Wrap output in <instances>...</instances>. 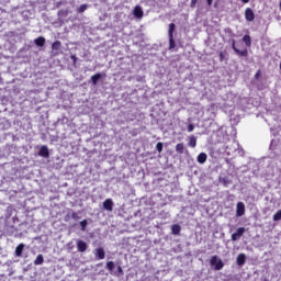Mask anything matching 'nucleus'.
Here are the masks:
<instances>
[{"label": "nucleus", "mask_w": 281, "mask_h": 281, "mask_svg": "<svg viewBox=\"0 0 281 281\" xmlns=\"http://www.w3.org/2000/svg\"><path fill=\"white\" fill-rule=\"evenodd\" d=\"M43 262H45V258L43 257V255H37V257L34 260V265L38 266V265H43Z\"/></svg>", "instance_id": "obj_22"}, {"label": "nucleus", "mask_w": 281, "mask_h": 281, "mask_svg": "<svg viewBox=\"0 0 281 281\" xmlns=\"http://www.w3.org/2000/svg\"><path fill=\"white\" fill-rule=\"evenodd\" d=\"M114 205H115V203H113V199H106L103 202V210H105L106 212H113Z\"/></svg>", "instance_id": "obj_10"}, {"label": "nucleus", "mask_w": 281, "mask_h": 281, "mask_svg": "<svg viewBox=\"0 0 281 281\" xmlns=\"http://www.w3.org/2000/svg\"><path fill=\"white\" fill-rule=\"evenodd\" d=\"M196 3H199V0H191L190 8H196Z\"/></svg>", "instance_id": "obj_29"}, {"label": "nucleus", "mask_w": 281, "mask_h": 281, "mask_svg": "<svg viewBox=\"0 0 281 281\" xmlns=\"http://www.w3.org/2000/svg\"><path fill=\"white\" fill-rule=\"evenodd\" d=\"M220 60H221V63H223V60H225V53H223V52L220 53Z\"/></svg>", "instance_id": "obj_32"}, {"label": "nucleus", "mask_w": 281, "mask_h": 281, "mask_svg": "<svg viewBox=\"0 0 281 281\" xmlns=\"http://www.w3.org/2000/svg\"><path fill=\"white\" fill-rule=\"evenodd\" d=\"M206 3L209 5V8H210V7H212V3H214V0H206Z\"/></svg>", "instance_id": "obj_35"}, {"label": "nucleus", "mask_w": 281, "mask_h": 281, "mask_svg": "<svg viewBox=\"0 0 281 281\" xmlns=\"http://www.w3.org/2000/svg\"><path fill=\"white\" fill-rule=\"evenodd\" d=\"M133 15L135 19H144V9H142L139 5H136L133 10Z\"/></svg>", "instance_id": "obj_12"}, {"label": "nucleus", "mask_w": 281, "mask_h": 281, "mask_svg": "<svg viewBox=\"0 0 281 281\" xmlns=\"http://www.w3.org/2000/svg\"><path fill=\"white\" fill-rule=\"evenodd\" d=\"M245 232H246L245 227L237 228L236 232L232 234V240L234 241L238 240V238H240L243 234H245Z\"/></svg>", "instance_id": "obj_11"}, {"label": "nucleus", "mask_w": 281, "mask_h": 281, "mask_svg": "<svg viewBox=\"0 0 281 281\" xmlns=\"http://www.w3.org/2000/svg\"><path fill=\"white\" fill-rule=\"evenodd\" d=\"M245 19L246 21H248L249 23L254 22L256 19V13H254V10L251 8H247L245 10Z\"/></svg>", "instance_id": "obj_9"}, {"label": "nucleus", "mask_w": 281, "mask_h": 281, "mask_svg": "<svg viewBox=\"0 0 281 281\" xmlns=\"http://www.w3.org/2000/svg\"><path fill=\"white\" fill-rule=\"evenodd\" d=\"M274 148H276V140H271L270 150H273Z\"/></svg>", "instance_id": "obj_33"}, {"label": "nucleus", "mask_w": 281, "mask_h": 281, "mask_svg": "<svg viewBox=\"0 0 281 281\" xmlns=\"http://www.w3.org/2000/svg\"><path fill=\"white\" fill-rule=\"evenodd\" d=\"M34 44L37 47H45V37L44 36H40L34 40Z\"/></svg>", "instance_id": "obj_20"}, {"label": "nucleus", "mask_w": 281, "mask_h": 281, "mask_svg": "<svg viewBox=\"0 0 281 281\" xmlns=\"http://www.w3.org/2000/svg\"><path fill=\"white\" fill-rule=\"evenodd\" d=\"M60 47H63V43L60 41H55L52 44V49L53 52H55L56 54H58V52H60Z\"/></svg>", "instance_id": "obj_17"}, {"label": "nucleus", "mask_w": 281, "mask_h": 281, "mask_svg": "<svg viewBox=\"0 0 281 281\" xmlns=\"http://www.w3.org/2000/svg\"><path fill=\"white\" fill-rule=\"evenodd\" d=\"M273 221H276V222L281 221V210H279V211L273 215Z\"/></svg>", "instance_id": "obj_28"}, {"label": "nucleus", "mask_w": 281, "mask_h": 281, "mask_svg": "<svg viewBox=\"0 0 281 281\" xmlns=\"http://www.w3.org/2000/svg\"><path fill=\"white\" fill-rule=\"evenodd\" d=\"M104 78V75L102 72H97L90 78V82L93 85V87L98 86V81L102 80Z\"/></svg>", "instance_id": "obj_13"}, {"label": "nucleus", "mask_w": 281, "mask_h": 281, "mask_svg": "<svg viewBox=\"0 0 281 281\" xmlns=\"http://www.w3.org/2000/svg\"><path fill=\"white\" fill-rule=\"evenodd\" d=\"M105 269L112 273V276H116L120 278V276H124V270L122 269V266H117L115 270V262L114 261H108L105 265Z\"/></svg>", "instance_id": "obj_2"}, {"label": "nucleus", "mask_w": 281, "mask_h": 281, "mask_svg": "<svg viewBox=\"0 0 281 281\" xmlns=\"http://www.w3.org/2000/svg\"><path fill=\"white\" fill-rule=\"evenodd\" d=\"M260 76H262V72L260 70H258L255 75L256 80H258V78H260Z\"/></svg>", "instance_id": "obj_34"}, {"label": "nucleus", "mask_w": 281, "mask_h": 281, "mask_svg": "<svg viewBox=\"0 0 281 281\" xmlns=\"http://www.w3.org/2000/svg\"><path fill=\"white\" fill-rule=\"evenodd\" d=\"M79 225L81 227V232H87V226L89 225V220H83L79 222Z\"/></svg>", "instance_id": "obj_23"}, {"label": "nucleus", "mask_w": 281, "mask_h": 281, "mask_svg": "<svg viewBox=\"0 0 281 281\" xmlns=\"http://www.w3.org/2000/svg\"><path fill=\"white\" fill-rule=\"evenodd\" d=\"M23 249H25V244H20L19 246H16L15 256L18 258H21V256H23Z\"/></svg>", "instance_id": "obj_19"}, {"label": "nucleus", "mask_w": 281, "mask_h": 281, "mask_svg": "<svg viewBox=\"0 0 281 281\" xmlns=\"http://www.w3.org/2000/svg\"><path fill=\"white\" fill-rule=\"evenodd\" d=\"M245 262H247V255L241 252L236 258L237 267H244Z\"/></svg>", "instance_id": "obj_14"}, {"label": "nucleus", "mask_w": 281, "mask_h": 281, "mask_svg": "<svg viewBox=\"0 0 281 281\" xmlns=\"http://www.w3.org/2000/svg\"><path fill=\"white\" fill-rule=\"evenodd\" d=\"M196 161L198 164H201V165L205 164V161H207V154L200 153L196 157Z\"/></svg>", "instance_id": "obj_16"}, {"label": "nucleus", "mask_w": 281, "mask_h": 281, "mask_svg": "<svg viewBox=\"0 0 281 281\" xmlns=\"http://www.w3.org/2000/svg\"><path fill=\"white\" fill-rule=\"evenodd\" d=\"M194 131V125L191 123L188 125V132L192 133Z\"/></svg>", "instance_id": "obj_30"}, {"label": "nucleus", "mask_w": 281, "mask_h": 281, "mask_svg": "<svg viewBox=\"0 0 281 281\" xmlns=\"http://www.w3.org/2000/svg\"><path fill=\"white\" fill-rule=\"evenodd\" d=\"M70 58H71L74 65H76V63H78V57H76V55H71Z\"/></svg>", "instance_id": "obj_31"}, {"label": "nucleus", "mask_w": 281, "mask_h": 281, "mask_svg": "<svg viewBox=\"0 0 281 281\" xmlns=\"http://www.w3.org/2000/svg\"><path fill=\"white\" fill-rule=\"evenodd\" d=\"M243 41L245 42L247 47H251V36L244 35Z\"/></svg>", "instance_id": "obj_24"}, {"label": "nucleus", "mask_w": 281, "mask_h": 281, "mask_svg": "<svg viewBox=\"0 0 281 281\" xmlns=\"http://www.w3.org/2000/svg\"><path fill=\"white\" fill-rule=\"evenodd\" d=\"M156 150H158L159 153H162L164 151V143L158 142L156 144Z\"/></svg>", "instance_id": "obj_27"}, {"label": "nucleus", "mask_w": 281, "mask_h": 281, "mask_svg": "<svg viewBox=\"0 0 281 281\" xmlns=\"http://www.w3.org/2000/svg\"><path fill=\"white\" fill-rule=\"evenodd\" d=\"M245 212H246L245 203L244 202H238L236 204V216H237V218H240V216H245Z\"/></svg>", "instance_id": "obj_7"}, {"label": "nucleus", "mask_w": 281, "mask_h": 281, "mask_svg": "<svg viewBox=\"0 0 281 281\" xmlns=\"http://www.w3.org/2000/svg\"><path fill=\"white\" fill-rule=\"evenodd\" d=\"M232 49L235 52V54H237V56H240L241 58H246V56L249 54L247 49L240 50L236 47V40H232Z\"/></svg>", "instance_id": "obj_4"}, {"label": "nucleus", "mask_w": 281, "mask_h": 281, "mask_svg": "<svg viewBox=\"0 0 281 281\" xmlns=\"http://www.w3.org/2000/svg\"><path fill=\"white\" fill-rule=\"evenodd\" d=\"M171 234H173V236H179V234H181V225L173 224L171 226Z\"/></svg>", "instance_id": "obj_18"}, {"label": "nucleus", "mask_w": 281, "mask_h": 281, "mask_svg": "<svg viewBox=\"0 0 281 281\" xmlns=\"http://www.w3.org/2000/svg\"><path fill=\"white\" fill-rule=\"evenodd\" d=\"M93 254H94V258L97 260H104V258H106V252L104 251V248H102V247L95 248Z\"/></svg>", "instance_id": "obj_5"}, {"label": "nucleus", "mask_w": 281, "mask_h": 281, "mask_svg": "<svg viewBox=\"0 0 281 281\" xmlns=\"http://www.w3.org/2000/svg\"><path fill=\"white\" fill-rule=\"evenodd\" d=\"M89 9V4H81L79 8H78V10H77V12H78V14H82L86 10H88Z\"/></svg>", "instance_id": "obj_25"}, {"label": "nucleus", "mask_w": 281, "mask_h": 281, "mask_svg": "<svg viewBox=\"0 0 281 281\" xmlns=\"http://www.w3.org/2000/svg\"><path fill=\"white\" fill-rule=\"evenodd\" d=\"M244 3H249V0H241Z\"/></svg>", "instance_id": "obj_36"}, {"label": "nucleus", "mask_w": 281, "mask_h": 281, "mask_svg": "<svg viewBox=\"0 0 281 281\" xmlns=\"http://www.w3.org/2000/svg\"><path fill=\"white\" fill-rule=\"evenodd\" d=\"M37 155L44 159H49V147H47V145H42Z\"/></svg>", "instance_id": "obj_6"}, {"label": "nucleus", "mask_w": 281, "mask_h": 281, "mask_svg": "<svg viewBox=\"0 0 281 281\" xmlns=\"http://www.w3.org/2000/svg\"><path fill=\"white\" fill-rule=\"evenodd\" d=\"M188 147L196 148V136H194V135L189 136Z\"/></svg>", "instance_id": "obj_21"}, {"label": "nucleus", "mask_w": 281, "mask_h": 281, "mask_svg": "<svg viewBox=\"0 0 281 281\" xmlns=\"http://www.w3.org/2000/svg\"><path fill=\"white\" fill-rule=\"evenodd\" d=\"M71 218L72 221H80V212H72Z\"/></svg>", "instance_id": "obj_26"}, {"label": "nucleus", "mask_w": 281, "mask_h": 281, "mask_svg": "<svg viewBox=\"0 0 281 281\" xmlns=\"http://www.w3.org/2000/svg\"><path fill=\"white\" fill-rule=\"evenodd\" d=\"M177 32V24L170 23L168 29L169 49H175L177 43L175 42V34Z\"/></svg>", "instance_id": "obj_1"}, {"label": "nucleus", "mask_w": 281, "mask_h": 281, "mask_svg": "<svg viewBox=\"0 0 281 281\" xmlns=\"http://www.w3.org/2000/svg\"><path fill=\"white\" fill-rule=\"evenodd\" d=\"M77 249L80 254H85V251H87V249H89V244H87L85 240L82 239H78L77 240Z\"/></svg>", "instance_id": "obj_8"}, {"label": "nucleus", "mask_w": 281, "mask_h": 281, "mask_svg": "<svg viewBox=\"0 0 281 281\" xmlns=\"http://www.w3.org/2000/svg\"><path fill=\"white\" fill-rule=\"evenodd\" d=\"M210 265L211 267H214L215 271H221V269L225 267V263L223 262V260L218 258V256L216 255L211 257Z\"/></svg>", "instance_id": "obj_3"}, {"label": "nucleus", "mask_w": 281, "mask_h": 281, "mask_svg": "<svg viewBox=\"0 0 281 281\" xmlns=\"http://www.w3.org/2000/svg\"><path fill=\"white\" fill-rule=\"evenodd\" d=\"M176 153H178V155H183L184 153H188V149L183 143H179L176 145Z\"/></svg>", "instance_id": "obj_15"}]
</instances>
